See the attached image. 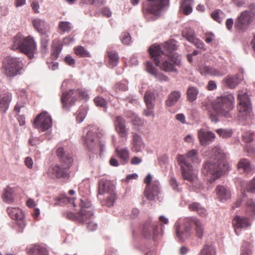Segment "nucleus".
I'll use <instances>...</instances> for the list:
<instances>
[{"label":"nucleus","instance_id":"nucleus-1","mask_svg":"<svg viewBox=\"0 0 255 255\" xmlns=\"http://www.w3.org/2000/svg\"><path fill=\"white\" fill-rule=\"evenodd\" d=\"M225 158L226 155L220 148L215 147L212 149L211 156L203 165L202 170L210 182H214L225 171Z\"/></svg>","mask_w":255,"mask_h":255},{"label":"nucleus","instance_id":"nucleus-2","mask_svg":"<svg viewBox=\"0 0 255 255\" xmlns=\"http://www.w3.org/2000/svg\"><path fill=\"white\" fill-rule=\"evenodd\" d=\"M177 161L180 165L183 178L190 182H193L197 178L195 172L193 170L192 165L189 161L193 163H199L200 159L196 150L189 151L185 155H179Z\"/></svg>","mask_w":255,"mask_h":255},{"label":"nucleus","instance_id":"nucleus-3","mask_svg":"<svg viewBox=\"0 0 255 255\" xmlns=\"http://www.w3.org/2000/svg\"><path fill=\"white\" fill-rule=\"evenodd\" d=\"M11 49L18 50L25 54L29 59H32L36 52V45L34 39L29 36L24 37L21 34L18 33L12 39Z\"/></svg>","mask_w":255,"mask_h":255},{"label":"nucleus","instance_id":"nucleus-4","mask_svg":"<svg viewBox=\"0 0 255 255\" xmlns=\"http://www.w3.org/2000/svg\"><path fill=\"white\" fill-rule=\"evenodd\" d=\"M177 41L173 39L165 42L162 45V48L159 45L153 44L149 49V52L152 59H153L155 64L159 66L160 61L171 54L177 49Z\"/></svg>","mask_w":255,"mask_h":255},{"label":"nucleus","instance_id":"nucleus-5","mask_svg":"<svg viewBox=\"0 0 255 255\" xmlns=\"http://www.w3.org/2000/svg\"><path fill=\"white\" fill-rule=\"evenodd\" d=\"M79 205L81 209L78 214V220L82 223L87 224V228L88 230L95 231L97 229V225L90 220L93 215L91 202L88 199L83 198L80 199Z\"/></svg>","mask_w":255,"mask_h":255},{"label":"nucleus","instance_id":"nucleus-6","mask_svg":"<svg viewBox=\"0 0 255 255\" xmlns=\"http://www.w3.org/2000/svg\"><path fill=\"white\" fill-rule=\"evenodd\" d=\"M234 97L232 94L218 97L214 106L218 115L227 118L231 117L230 111L234 108Z\"/></svg>","mask_w":255,"mask_h":255},{"label":"nucleus","instance_id":"nucleus-7","mask_svg":"<svg viewBox=\"0 0 255 255\" xmlns=\"http://www.w3.org/2000/svg\"><path fill=\"white\" fill-rule=\"evenodd\" d=\"M80 98L85 99L88 98L87 93L81 89L70 90L63 92L61 98L63 108L68 110L70 107L73 106L75 103Z\"/></svg>","mask_w":255,"mask_h":255},{"label":"nucleus","instance_id":"nucleus-8","mask_svg":"<svg viewBox=\"0 0 255 255\" xmlns=\"http://www.w3.org/2000/svg\"><path fill=\"white\" fill-rule=\"evenodd\" d=\"M2 68L7 77H13L20 74L22 68V63L19 58L9 56L3 59Z\"/></svg>","mask_w":255,"mask_h":255},{"label":"nucleus","instance_id":"nucleus-9","mask_svg":"<svg viewBox=\"0 0 255 255\" xmlns=\"http://www.w3.org/2000/svg\"><path fill=\"white\" fill-rule=\"evenodd\" d=\"M115 185L109 180L102 179L99 181L98 186V195L107 194L105 197L107 199V206H112L116 199V194L115 192Z\"/></svg>","mask_w":255,"mask_h":255},{"label":"nucleus","instance_id":"nucleus-10","mask_svg":"<svg viewBox=\"0 0 255 255\" xmlns=\"http://www.w3.org/2000/svg\"><path fill=\"white\" fill-rule=\"evenodd\" d=\"M238 100L239 103L237 108L239 111V117L243 120H246L252 111L251 101L247 93L243 91L239 92Z\"/></svg>","mask_w":255,"mask_h":255},{"label":"nucleus","instance_id":"nucleus-11","mask_svg":"<svg viewBox=\"0 0 255 255\" xmlns=\"http://www.w3.org/2000/svg\"><path fill=\"white\" fill-rule=\"evenodd\" d=\"M99 129L96 126H89L83 130V139L87 148L91 151H94L98 140Z\"/></svg>","mask_w":255,"mask_h":255},{"label":"nucleus","instance_id":"nucleus-12","mask_svg":"<svg viewBox=\"0 0 255 255\" xmlns=\"http://www.w3.org/2000/svg\"><path fill=\"white\" fill-rule=\"evenodd\" d=\"M191 218L177 221L175 224L176 236L181 242L189 239L192 233Z\"/></svg>","mask_w":255,"mask_h":255},{"label":"nucleus","instance_id":"nucleus-13","mask_svg":"<svg viewBox=\"0 0 255 255\" xmlns=\"http://www.w3.org/2000/svg\"><path fill=\"white\" fill-rule=\"evenodd\" d=\"M152 176L148 174L144 179L146 187L144 190V195L149 200H155L160 193L159 183L157 181H153L151 182Z\"/></svg>","mask_w":255,"mask_h":255},{"label":"nucleus","instance_id":"nucleus-14","mask_svg":"<svg viewBox=\"0 0 255 255\" xmlns=\"http://www.w3.org/2000/svg\"><path fill=\"white\" fill-rule=\"evenodd\" d=\"M146 11L155 15H159L168 6L169 0H147Z\"/></svg>","mask_w":255,"mask_h":255},{"label":"nucleus","instance_id":"nucleus-15","mask_svg":"<svg viewBox=\"0 0 255 255\" xmlns=\"http://www.w3.org/2000/svg\"><path fill=\"white\" fill-rule=\"evenodd\" d=\"M33 126L41 131H44L52 127V118L46 112H43L37 116L34 120Z\"/></svg>","mask_w":255,"mask_h":255},{"label":"nucleus","instance_id":"nucleus-16","mask_svg":"<svg viewBox=\"0 0 255 255\" xmlns=\"http://www.w3.org/2000/svg\"><path fill=\"white\" fill-rule=\"evenodd\" d=\"M170 60L163 59L160 68L166 72H176L177 70L175 66H179L181 64V56L177 53H173L167 56Z\"/></svg>","mask_w":255,"mask_h":255},{"label":"nucleus","instance_id":"nucleus-17","mask_svg":"<svg viewBox=\"0 0 255 255\" xmlns=\"http://www.w3.org/2000/svg\"><path fill=\"white\" fill-rule=\"evenodd\" d=\"M47 174L52 179H68L70 177L69 168L62 167L58 164L51 165L48 169Z\"/></svg>","mask_w":255,"mask_h":255},{"label":"nucleus","instance_id":"nucleus-18","mask_svg":"<svg viewBox=\"0 0 255 255\" xmlns=\"http://www.w3.org/2000/svg\"><path fill=\"white\" fill-rule=\"evenodd\" d=\"M159 233L157 223L155 222H147L144 224L142 234L144 238L149 239L154 238Z\"/></svg>","mask_w":255,"mask_h":255},{"label":"nucleus","instance_id":"nucleus-19","mask_svg":"<svg viewBox=\"0 0 255 255\" xmlns=\"http://www.w3.org/2000/svg\"><path fill=\"white\" fill-rule=\"evenodd\" d=\"M253 20V18L250 15L249 11L244 10L238 16L235 22V26L239 29H246Z\"/></svg>","mask_w":255,"mask_h":255},{"label":"nucleus","instance_id":"nucleus-20","mask_svg":"<svg viewBox=\"0 0 255 255\" xmlns=\"http://www.w3.org/2000/svg\"><path fill=\"white\" fill-rule=\"evenodd\" d=\"M56 154L63 166L67 168H69L72 166L73 162V157L69 152L66 151L63 147L58 148Z\"/></svg>","mask_w":255,"mask_h":255},{"label":"nucleus","instance_id":"nucleus-21","mask_svg":"<svg viewBox=\"0 0 255 255\" xmlns=\"http://www.w3.org/2000/svg\"><path fill=\"white\" fill-rule=\"evenodd\" d=\"M198 136L200 142L202 145H207L210 144L215 140L216 137L214 133L204 128H201L198 130Z\"/></svg>","mask_w":255,"mask_h":255},{"label":"nucleus","instance_id":"nucleus-22","mask_svg":"<svg viewBox=\"0 0 255 255\" xmlns=\"http://www.w3.org/2000/svg\"><path fill=\"white\" fill-rule=\"evenodd\" d=\"M251 223L248 218L236 216L233 221L234 231L237 235H239L241 229H246L251 226Z\"/></svg>","mask_w":255,"mask_h":255},{"label":"nucleus","instance_id":"nucleus-23","mask_svg":"<svg viewBox=\"0 0 255 255\" xmlns=\"http://www.w3.org/2000/svg\"><path fill=\"white\" fill-rule=\"evenodd\" d=\"M199 71L202 75L214 77H222L225 74L223 71L210 65H201L199 67Z\"/></svg>","mask_w":255,"mask_h":255},{"label":"nucleus","instance_id":"nucleus-24","mask_svg":"<svg viewBox=\"0 0 255 255\" xmlns=\"http://www.w3.org/2000/svg\"><path fill=\"white\" fill-rule=\"evenodd\" d=\"M12 95L6 90H3L0 93V111L5 113L9 108V104L11 101Z\"/></svg>","mask_w":255,"mask_h":255},{"label":"nucleus","instance_id":"nucleus-25","mask_svg":"<svg viewBox=\"0 0 255 255\" xmlns=\"http://www.w3.org/2000/svg\"><path fill=\"white\" fill-rule=\"evenodd\" d=\"M32 23L35 29L41 34L49 31V27L44 19L36 18L32 20Z\"/></svg>","mask_w":255,"mask_h":255},{"label":"nucleus","instance_id":"nucleus-26","mask_svg":"<svg viewBox=\"0 0 255 255\" xmlns=\"http://www.w3.org/2000/svg\"><path fill=\"white\" fill-rule=\"evenodd\" d=\"M8 215L10 217L14 220L20 222L18 223L21 228L25 226L24 221H23V215L22 211L19 208L8 207L7 209Z\"/></svg>","mask_w":255,"mask_h":255},{"label":"nucleus","instance_id":"nucleus-27","mask_svg":"<svg viewBox=\"0 0 255 255\" xmlns=\"http://www.w3.org/2000/svg\"><path fill=\"white\" fill-rule=\"evenodd\" d=\"M115 127L117 131L121 137H127L128 130L126 127L125 121L122 117L118 116L116 118Z\"/></svg>","mask_w":255,"mask_h":255},{"label":"nucleus","instance_id":"nucleus-28","mask_svg":"<svg viewBox=\"0 0 255 255\" xmlns=\"http://www.w3.org/2000/svg\"><path fill=\"white\" fill-rule=\"evenodd\" d=\"M132 150L135 152L141 151L144 148L145 144L140 135L132 133Z\"/></svg>","mask_w":255,"mask_h":255},{"label":"nucleus","instance_id":"nucleus-29","mask_svg":"<svg viewBox=\"0 0 255 255\" xmlns=\"http://www.w3.org/2000/svg\"><path fill=\"white\" fill-rule=\"evenodd\" d=\"M191 226H194L196 236L199 239H202L204 232V226L203 223L198 219L195 217H190Z\"/></svg>","mask_w":255,"mask_h":255},{"label":"nucleus","instance_id":"nucleus-30","mask_svg":"<svg viewBox=\"0 0 255 255\" xmlns=\"http://www.w3.org/2000/svg\"><path fill=\"white\" fill-rule=\"evenodd\" d=\"M146 69L147 72L153 75L157 80L160 81H168V78L158 72L157 70L153 66L152 63L150 62H147Z\"/></svg>","mask_w":255,"mask_h":255},{"label":"nucleus","instance_id":"nucleus-31","mask_svg":"<svg viewBox=\"0 0 255 255\" xmlns=\"http://www.w3.org/2000/svg\"><path fill=\"white\" fill-rule=\"evenodd\" d=\"M218 198L220 201H225L230 198L231 194L230 191L226 187L218 185L216 189Z\"/></svg>","mask_w":255,"mask_h":255},{"label":"nucleus","instance_id":"nucleus-32","mask_svg":"<svg viewBox=\"0 0 255 255\" xmlns=\"http://www.w3.org/2000/svg\"><path fill=\"white\" fill-rule=\"evenodd\" d=\"M243 80L242 74H237L236 76H228L224 79L227 85L230 88H235Z\"/></svg>","mask_w":255,"mask_h":255},{"label":"nucleus","instance_id":"nucleus-33","mask_svg":"<svg viewBox=\"0 0 255 255\" xmlns=\"http://www.w3.org/2000/svg\"><path fill=\"white\" fill-rule=\"evenodd\" d=\"M181 97V92L179 91H173L168 95L167 99L165 101L166 105L168 107H172L175 105Z\"/></svg>","mask_w":255,"mask_h":255},{"label":"nucleus","instance_id":"nucleus-34","mask_svg":"<svg viewBox=\"0 0 255 255\" xmlns=\"http://www.w3.org/2000/svg\"><path fill=\"white\" fill-rule=\"evenodd\" d=\"M27 252L29 255H48L46 249L39 245H34L27 248Z\"/></svg>","mask_w":255,"mask_h":255},{"label":"nucleus","instance_id":"nucleus-35","mask_svg":"<svg viewBox=\"0 0 255 255\" xmlns=\"http://www.w3.org/2000/svg\"><path fill=\"white\" fill-rule=\"evenodd\" d=\"M144 100L147 108L149 110H152L155 106V96L154 93L150 91L146 92Z\"/></svg>","mask_w":255,"mask_h":255},{"label":"nucleus","instance_id":"nucleus-36","mask_svg":"<svg viewBox=\"0 0 255 255\" xmlns=\"http://www.w3.org/2000/svg\"><path fill=\"white\" fill-rule=\"evenodd\" d=\"M108 58V66L113 68L117 66L119 63V57L118 53L115 51H111L107 52Z\"/></svg>","mask_w":255,"mask_h":255},{"label":"nucleus","instance_id":"nucleus-37","mask_svg":"<svg viewBox=\"0 0 255 255\" xmlns=\"http://www.w3.org/2000/svg\"><path fill=\"white\" fill-rule=\"evenodd\" d=\"M238 168L247 174L250 173L253 170L249 161L246 159H242L238 163Z\"/></svg>","mask_w":255,"mask_h":255},{"label":"nucleus","instance_id":"nucleus-38","mask_svg":"<svg viewBox=\"0 0 255 255\" xmlns=\"http://www.w3.org/2000/svg\"><path fill=\"white\" fill-rule=\"evenodd\" d=\"M115 152L123 164L128 162L129 159V151L127 148H119L118 147L116 148Z\"/></svg>","mask_w":255,"mask_h":255},{"label":"nucleus","instance_id":"nucleus-39","mask_svg":"<svg viewBox=\"0 0 255 255\" xmlns=\"http://www.w3.org/2000/svg\"><path fill=\"white\" fill-rule=\"evenodd\" d=\"M13 190L9 186H7L3 191L2 198L7 203H11L13 201Z\"/></svg>","mask_w":255,"mask_h":255},{"label":"nucleus","instance_id":"nucleus-40","mask_svg":"<svg viewBox=\"0 0 255 255\" xmlns=\"http://www.w3.org/2000/svg\"><path fill=\"white\" fill-rule=\"evenodd\" d=\"M199 93L198 89L193 86H190L187 91V95L188 100L192 102L194 101Z\"/></svg>","mask_w":255,"mask_h":255},{"label":"nucleus","instance_id":"nucleus-41","mask_svg":"<svg viewBox=\"0 0 255 255\" xmlns=\"http://www.w3.org/2000/svg\"><path fill=\"white\" fill-rule=\"evenodd\" d=\"M182 36L190 42L194 41L196 38L193 30L190 28H185L182 31Z\"/></svg>","mask_w":255,"mask_h":255},{"label":"nucleus","instance_id":"nucleus-42","mask_svg":"<svg viewBox=\"0 0 255 255\" xmlns=\"http://www.w3.org/2000/svg\"><path fill=\"white\" fill-rule=\"evenodd\" d=\"M74 52L77 55L81 57H91V54L89 52L85 49L82 46H78L74 48Z\"/></svg>","mask_w":255,"mask_h":255},{"label":"nucleus","instance_id":"nucleus-43","mask_svg":"<svg viewBox=\"0 0 255 255\" xmlns=\"http://www.w3.org/2000/svg\"><path fill=\"white\" fill-rule=\"evenodd\" d=\"M216 132L223 138H228L233 134V130L230 128H219L216 129Z\"/></svg>","mask_w":255,"mask_h":255},{"label":"nucleus","instance_id":"nucleus-44","mask_svg":"<svg viewBox=\"0 0 255 255\" xmlns=\"http://www.w3.org/2000/svg\"><path fill=\"white\" fill-rule=\"evenodd\" d=\"M50 41L49 35L46 34H41V47L42 52L46 53L48 51V46Z\"/></svg>","mask_w":255,"mask_h":255},{"label":"nucleus","instance_id":"nucleus-45","mask_svg":"<svg viewBox=\"0 0 255 255\" xmlns=\"http://www.w3.org/2000/svg\"><path fill=\"white\" fill-rule=\"evenodd\" d=\"M200 255H216L215 247L212 245H205L201 251Z\"/></svg>","mask_w":255,"mask_h":255},{"label":"nucleus","instance_id":"nucleus-46","mask_svg":"<svg viewBox=\"0 0 255 255\" xmlns=\"http://www.w3.org/2000/svg\"><path fill=\"white\" fill-rule=\"evenodd\" d=\"M58 26L61 33L69 32L72 28L71 23L68 21H60Z\"/></svg>","mask_w":255,"mask_h":255},{"label":"nucleus","instance_id":"nucleus-47","mask_svg":"<svg viewBox=\"0 0 255 255\" xmlns=\"http://www.w3.org/2000/svg\"><path fill=\"white\" fill-rule=\"evenodd\" d=\"M94 101L97 107L103 108L104 111H107V103L104 98L101 96H97L94 98Z\"/></svg>","mask_w":255,"mask_h":255},{"label":"nucleus","instance_id":"nucleus-48","mask_svg":"<svg viewBox=\"0 0 255 255\" xmlns=\"http://www.w3.org/2000/svg\"><path fill=\"white\" fill-rule=\"evenodd\" d=\"M114 89L117 93L127 91L128 90L127 82H120L117 83L114 86Z\"/></svg>","mask_w":255,"mask_h":255},{"label":"nucleus","instance_id":"nucleus-49","mask_svg":"<svg viewBox=\"0 0 255 255\" xmlns=\"http://www.w3.org/2000/svg\"><path fill=\"white\" fill-rule=\"evenodd\" d=\"M247 212L251 216H255V203L252 199L247 202Z\"/></svg>","mask_w":255,"mask_h":255},{"label":"nucleus","instance_id":"nucleus-50","mask_svg":"<svg viewBox=\"0 0 255 255\" xmlns=\"http://www.w3.org/2000/svg\"><path fill=\"white\" fill-rule=\"evenodd\" d=\"M77 112V121L79 123H80L84 120L87 114V111L85 108H81Z\"/></svg>","mask_w":255,"mask_h":255},{"label":"nucleus","instance_id":"nucleus-51","mask_svg":"<svg viewBox=\"0 0 255 255\" xmlns=\"http://www.w3.org/2000/svg\"><path fill=\"white\" fill-rule=\"evenodd\" d=\"M242 138L245 142H251L254 139V133L250 131L245 132L242 135Z\"/></svg>","mask_w":255,"mask_h":255},{"label":"nucleus","instance_id":"nucleus-52","mask_svg":"<svg viewBox=\"0 0 255 255\" xmlns=\"http://www.w3.org/2000/svg\"><path fill=\"white\" fill-rule=\"evenodd\" d=\"M121 37L124 44L128 45L131 42V36L128 33H123L121 34Z\"/></svg>","mask_w":255,"mask_h":255},{"label":"nucleus","instance_id":"nucleus-53","mask_svg":"<svg viewBox=\"0 0 255 255\" xmlns=\"http://www.w3.org/2000/svg\"><path fill=\"white\" fill-rule=\"evenodd\" d=\"M181 7L182 9L183 13L186 15L190 14L192 11V7L190 4H186L185 3H182Z\"/></svg>","mask_w":255,"mask_h":255},{"label":"nucleus","instance_id":"nucleus-54","mask_svg":"<svg viewBox=\"0 0 255 255\" xmlns=\"http://www.w3.org/2000/svg\"><path fill=\"white\" fill-rule=\"evenodd\" d=\"M131 122L135 126H140L142 124L141 120L135 114H132V116L130 117Z\"/></svg>","mask_w":255,"mask_h":255},{"label":"nucleus","instance_id":"nucleus-55","mask_svg":"<svg viewBox=\"0 0 255 255\" xmlns=\"http://www.w3.org/2000/svg\"><path fill=\"white\" fill-rule=\"evenodd\" d=\"M246 188L248 192L255 193V178L247 185Z\"/></svg>","mask_w":255,"mask_h":255},{"label":"nucleus","instance_id":"nucleus-56","mask_svg":"<svg viewBox=\"0 0 255 255\" xmlns=\"http://www.w3.org/2000/svg\"><path fill=\"white\" fill-rule=\"evenodd\" d=\"M202 207V206L197 202L192 203L189 205V208L190 210L192 211H196L197 213L199 212V209H200Z\"/></svg>","mask_w":255,"mask_h":255},{"label":"nucleus","instance_id":"nucleus-57","mask_svg":"<svg viewBox=\"0 0 255 255\" xmlns=\"http://www.w3.org/2000/svg\"><path fill=\"white\" fill-rule=\"evenodd\" d=\"M220 12H221V10H217L213 12L211 14L212 18L219 23H221L222 22V19L220 17Z\"/></svg>","mask_w":255,"mask_h":255},{"label":"nucleus","instance_id":"nucleus-58","mask_svg":"<svg viewBox=\"0 0 255 255\" xmlns=\"http://www.w3.org/2000/svg\"><path fill=\"white\" fill-rule=\"evenodd\" d=\"M170 183L173 190L176 191H178V184L177 180L174 177H171L170 180Z\"/></svg>","mask_w":255,"mask_h":255},{"label":"nucleus","instance_id":"nucleus-59","mask_svg":"<svg viewBox=\"0 0 255 255\" xmlns=\"http://www.w3.org/2000/svg\"><path fill=\"white\" fill-rule=\"evenodd\" d=\"M65 62L70 66H73L75 63V59L71 56L68 55L65 58Z\"/></svg>","mask_w":255,"mask_h":255},{"label":"nucleus","instance_id":"nucleus-60","mask_svg":"<svg viewBox=\"0 0 255 255\" xmlns=\"http://www.w3.org/2000/svg\"><path fill=\"white\" fill-rule=\"evenodd\" d=\"M217 88V85L214 81L210 80L208 82L207 89L209 91H213Z\"/></svg>","mask_w":255,"mask_h":255},{"label":"nucleus","instance_id":"nucleus-61","mask_svg":"<svg viewBox=\"0 0 255 255\" xmlns=\"http://www.w3.org/2000/svg\"><path fill=\"white\" fill-rule=\"evenodd\" d=\"M249 8V12L250 15H251V17L253 18V17L255 15V4L251 3L248 6Z\"/></svg>","mask_w":255,"mask_h":255},{"label":"nucleus","instance_id":"nucleus-62","mask_svg":"<svg viewBox=\"0 0 255 255\" xmlns=\"http://www.w3.org/2000/svg\"><path fill=\"white\" fill-rule=\"evenodd\" d=\"M31 6L35 13H39V4L37 1H34L31 4Z\"/></svg>","mask_w":255,"mask_h":255},{"label":"nucleus","instance_id":"nucleus-63","mask_svg":"<svg viewBox=\"0 0 255 255\" xmlns=\"http://www.w3.org/2000/svg\"><path fill=\"white\" fill-rule=\"evenodd\" d=\"M102 13L107 17H109L112 15V11L108 7H104L102 9Z\"/></svg>","mask_w":255,"mask_h":255},{"label":"nucleus","instance_id":"nucleus-64","mask_svg":"<svg viewBox=\"0 0 255 255\" xmlns=\"http://www.w3.org/2000/svg\"><path fill=\"white\" fill-rule=\"evenodd\" d=\"M33 163V160L31 158L27 157L25 158V164L28 168H31L32 167Z\"/></svg>","mask_w":255,"mask_h":255}]
</instances>
